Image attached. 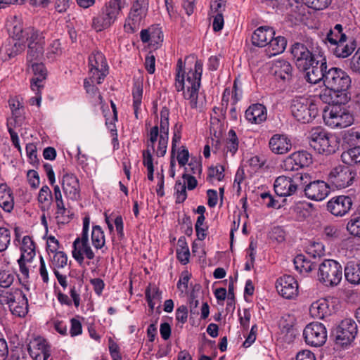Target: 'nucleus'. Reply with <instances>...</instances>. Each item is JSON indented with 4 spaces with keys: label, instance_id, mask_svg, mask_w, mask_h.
<instances>
[{
    "label": "nucleus",
    "instance_id": "obj_1",
    "mask_svg": "<svg viewBox=\"0 0 360 360\" xmlns=\"http://www.w3.org/2000/svg\"><path fill=\"white\" fill-rule=\"evenodd\" d=\"M202 66V60H196L194 69H191L186 74L181 59L179 58L177 61L174 86L177 91H184V97L189 101L190 106L192 108L199 107L198 92L201 83Z\"/></svg>",
    "mask_w": 360,
    "mask_h": 360
},
{
    "label": "nucleus",
    "instance_id": "obj_2",
    "mask_svg": "<svg viewBox=\"0 0 360 360\" xmlns=\"http://www.w3.org/2000/svg\"><path fill=\"white\" fill-rule=\"evenodd\" d=\"M351 78L343 70L330 68L325 75L326 89L320 94V98L326 103H347L350 99L348 89Z\"/></svg>",
    "mask_w": 360,
    "mask_h": 360
},
{
    "label": "nucleus",
    "instance_id": "obj_3",
    "mask_svg": "<svg viewBox=\"0 0 360 360\" xmlns=\"http://www.w3.org/2000/svg\"><path fill=\"white\" fill-rule=\"evenodd\" d=\"M307 139L309 146L320 154L326 155L333 154L338 148V143L335 137L321 127L311 129Z\"/></svg>",
    "mask_w": 360,
    "mask_h": 360
},
{
    "label": "nucleus",
    "instance_id": "obj_4",
    "mask_svg": "<svg viewBox=\"0 0 360 360\" xmlns=\"http://www.w3.org/2000/svg\"><path fill=\"white\" fill-rule=\"evenodd\" d=\"M0 304H7L11 314L18 317H24L28 312L27 298L18 288L0 290Z\"/></svg>",
    "mask_w": 360,
    "mask_h": 360
},
{
    "label": "nucleus",
    "instance_id": "obj_5",
    "mask_svg": "<svg viewBox=\"0 0 360 360\" xmlns=\"http://www.w3.org/2000/svg\"><path fill=\"white\" fill-rule=\"evenodd\" d=\"M332 105L324 109L323 119L325 124L330 128H345L354 122V117L343 103H331Z\"/></svg>",
    "mask_w": 360,
    "mask_h": 360
},
{
    "label": "nucleus",
    "instance_id": "obj_6",
    "mask_svg": "<svg viewBox=\"0 0 360 360\" xmlns=\"http://www.w3.org/2000/svg\"><path fill=\"white\" fill-rule=\"evenodd\" d=\"M122 4H127V0H110L106 3L98 16L93 18V28L100 32L111 26L117 19Z\"/></svg>",
    "mask_w": 360,
    "mask_h": 360
},
{
    "label": "nucleus",
    "instance_id": "obj_7",
    "mask_svg": "<svg viewBox=\"0 0 360 360\" xmlns=\"http://www.w3.org/2000/svg\"><path fill=\"white\" fill-rule=\"evenodd\" d=\"M300 191L312 200L321 201L329 194L330 190L328 184L323 181L311 180V176L307 173H301Z\"/></svg>",
    "mask_w": 360,
    "mask_h": 360
},
{
    "label": "nucleus",
    "instance_id": "obj_8",
    "mask_svg": "<svg viewBox=\"0 0 360 360\" xmlns=\"http://www.w3.org/2000/svg\"><path fill=\"white\" fill-rule=\"evenodd\" d=\"M290 110L293 117L299 122L309 123L318 115V107L312 101L304 97L292 99Z\"/></svg>",
    "mask_w": 360,
    "mask_h": 360
},
{
    "label": "nucleus",
    "instance_id": "obj_9",
    "mask_svg": "<svg viewBox=\"0 0 360 360\" xmlns=\"http://www.w3.org/2000/svg\"><path fill=\"white\" fill-rule=\"evenodd\" d=\"M342 278V267L333 259H324L318 269L319 281L326 286H335L340 283Z\"/></svg>",
    "mask_w": 360,
    "mask_h": 360
},
{
    "label": "nucleus",
    "instance_id": "obj_10",
    "mask_svg": "<svg viewBox=\"0 0 360 360\" xmlns=\"http://www.w3.org/2000/svg\"><path fill=\"white\" fill-rule=\"evenodd\" d=\"M90 217L86 216L83 219L82 236L75 239L73 243L72 257L79 264L84 262V254L89 259L94 258V253L89 244V229Z\"/></svg>",
    "mask_w": 360,
    "mask_h": 360
},
{
    "label": "nucleus",
    "instance_id": "obj_11",
    "mask_svg": "<svg viewBox=\"0 0 360 360\" xmlns=\"http://www.w3.org/2000/svg\"><path fill=\"white\" fill-rule=\"evenodd\" d=\"M89 80L101 84L108 74V65L104 55L100 51L93 52L89 57Z\"/></svg>",
    "mask_w": 360,
    "mask_h": 360
},
{
    "label": "nucleus",
    "instance_id": "obj_12",
    "mask_svg": "<svg viewBox=\"0 0 360 360\" xmlns=\"http://www.w3.org/2000/svg\"><path fill=\"white\" fill-rule=\"evenodd\" d=\"M356 172L350 167L338 165L328 174V181L338 189L345 188L352 185L356 178Z\"/></svg>",
    "mask_w": 360,
    "mask_h": 360
},
{
    "label": "nucleus",
    "instance_id": "obj_13",
    "mask_svg": "<svg viewBox=\"0 0 360 360\" xmlns=\"http://www.w3.org/2000/svg\"><path fill=\"white\" fill-rule=\"evenodd\" d=\"M357 333L356 322L352 319H345L335 329V343L342 347L347 346L354 341Z\"/></svg>",
    "mask_w": 360,
    "mask_h": 360
},
{
    "label": "nucleus",
    "instance_id": "obj_14",
    "mask_svg": "<svg viewBox=\"0 0 360 360\" xmlns=\"http://www.w3.org/2000/svg\"><path fill=\"white\" fill-rule=\"evenodd\" d=\"M30 39L28 44V51L27 55V64L30 65L32 62L39 61L44 53V37L42 33L34 29H29L27 31Z\"/></svg>",
    "mask_w": 360,
    "mask_h": 360
},
{
    "label": "nucleus",
    "instance_id": "obj_15",
    "mask_svg": "<svg viewBox=\"0 0 360 360\" xmlns=\"http://www.w3.org/2000/svg\"><path fill=\"white\" fill-rule=\"evenodd\" d=\"M303 336L305 342L311 347H321L327 340V330L325 326L319 322H312L308 324L304 331Z\"/></svg>",
    "mask_w": 360,
    "mask_h": 360
},
{
    "label": "nucleus",
    "instance_id": "obj_16",
    "mask_svg": "<svg viewBox=\"0 0 360 360\" xmlns=\"http://www.w3.org/2000/svg\"><path fill=\"white\" fill-rule=\"evenodd\" d=\"M298 173L292 178L280 176L274 181V187L275 193L279 196H290L297 191H300L301 179Z\"/></svg>",
    "mask_w": 360,
    "mask_h": 360
},
{
    "label": "nucleus",
    "instance_id": "obj_17",
    "mask_svg": "<svg viewBox=\"0 0 360 360\" xmlns=\"http://www.w3.org/2000/svg\"><path fill=\"white\" fill-rule=\"evenodd\" d=\"M169 110L166 106L162 107L160 111V135L158 146L155 150L158 157H163L167 152L169 139Z\"/></svg>",
    "mask_w": 360,
    "mask_h": 360
},
{
    "label": "nucleus",
    "instance_id": "obj_18",
    "mask_svg": "<svg viewBox=\"0 0 360 360\" xmlns=\"http://www.w3.org/2000/svg\"><path fill=\"white\" fill-rule=\"evenodd\" d=\"M312 162V156L306 150L297 151L288 156L281 165L285 171H297L308 167Z\"/></svg>",
    "mask_w": 360,
    "mask_h": 360
},
{
    "label": "nucleus",
    "instance_id": "obj_19",
    "mask_svg": "<svg viewBox=\"0 0 360 360\" xmlns=\"http://www.w3.org/2000/svg\"><path fill=\"white\" fill-rule=\"evenodd\" d=\"M278 292L284 298L291 300L298 294V283L296 279L290 275H283L276 282Z\"/></svg>",
    "mask_w": 360,
    "mask_h": 360
},
{
    "label": "nucleus",
    "instance_id": "obj_20",
    "mask_svg": "<svg viewBox=\"0 0 360 360\" xmlns=\"http://www.w3.org/2000/svg\"><path fill=\"white\" fill-rule=\"evenodd\" d=\"M327 63L325 59L321 61L315 60L314 63L309 64L306 69L301 70L304 72V78L311 84H317L321 81L324 82L327 71Z\"/></svg>",
    "mask_w": 360,
    "mask_h": 360
},
{
    "label": "nucleus",
    "instance_id": "obj_21",
    "mask_svg": "<svg viewBox=\"0 0 360 360\" xmlns=\"http://www.w3.org/2000/svg\"><path fill=\"white\" fill-rule=\"evenodd\" d=\"M291 53L297 68L301 70L316 60L307 47L302 43H295L292 46Z\"/></svg>",
    "mask_w": 360,
    "mask_h": 360
},
{
    "label": "nucleus",
    "instance_id": "obj_22",
    "mask_svg": "<svg viewBox=\"0 0 360 360\" xmlns=\"http://www.w3.org/2000/svg\"><path fill=\"white\" fill-rule=\"evenodd\" d=\"M63 192L67 198L77 200L80 198V186L78 178L72 173H65L60 181Z\"/></svg>",
    "mask_w": 360,
    "mask_h": 360
},
{
    "label": "nucleus",
    "instance_id": "obj_23",
    "mask_svg": "<svg viewBox=\"0 0 360 360\" xmlns=\"http://www.w3.org/2000/svg\"><path fill=\"white\" fill-rule=\"evenodd\" d=\"M352 200L349 196L338 195L331 198L327 203L328 210L335 216H343L352 206Z\"/></svg>",
    "mask_w": 360,
    "mask_h": 360
},
{
    "label": "nucleus",
    "instance_id": "obj_24",
    "mask_svg": "<svg viewBox=\"0 0 360 360\" xmlns=\"http://www.w3.org/2000/svg\"><path fill=\"white\" fill-rule=\"evenodd\" d=\"M158 137V127H153L149 132V140L147 145V149L143 152V163L148 169H153V158L152 153L155 150V143Z\"/></svg>",
    "mask_w": 360,
    "mask_h": 360
},
{
    "label": "nucleus",
    "instance_id": "obj_25",
    "mask_svg": "<svg viewBox=\"0 0 360 360\" xmlns=\"http://www.w3.org/2000/svg\"><path fill=\"white\" fill-rule=\"evenodd\" d=\"M32 70L34 77L31 79V89L32 91H39L44 86L43 81L46 79L47 72L42 63L32 62L27 65Z\"/></svg>",
    "mask_w": 360,
    "mask_h": 360
},
{
    "label": "nucleus",
    "instance_id": "obj_26",
    "mask_svg": "<svg viewBox=\"0 0 360 360\" xmlns=\"http://www.w3.org/2000/svg\"><path fill=\"white\" fill-rule=\"evenodd\" d=\"M271 150L275 154L283 155L290 150L292 143L285 135L275 134L269 140Z\"/></svg>",
    "mask_w": 360,
    "mask_h": 360
},
{
    "label": "nucleus",
    "instance_id": "obj_27",
    "mask_svg": "<svg viewBox=\"0 0 360 360\" xmlns=\"http://www.w3.org/2000/svg\"><path fill=\"white\" fill-rule=\"evenodd\" d=\"M274 36H275V32L272 27L261 26L253 32L252 42L255 46L266 47Z\"/></svg>",
    "mask_w": 360,
    "mask_h": 360
},
{
    "label": "nucleus",
    "instance_id": "obj_28",
    "mask_svg": "<svg viewBox=\"0 0 360 360\" xmlns=\"http://www.w3.org/2000/svg\"><path fill=\"white\" fill-rule=\"evenodd\" d=\"M266 109L260 103L252 104L245 110L246 120L252 124H260L266 119Z\"/></svg>",
    "mask_w": 360,
    "mask_h": 360
},
{
    "label": "nucleus",
    "instance_id": "obj_29",
    "mask_svg": "<svg viewBox=\"0 0 360 360\" xmlns=\"http://www.w3.org/2000/svg\"><path fill=\"white\" fill-rule=\"evenodd\" d=\"M272 72L277 79L288 82L292 78V68L289 62L278 60L273 65Z\"/></svg>",
    "mask_w": 360,
    "mask_h": 360
},
{
    "label": "nucleus",
    "instance_id": "obj_30",
    "mask_svg": "<svg viewBox=\"0 0 360 360\" xmlns=\"http://www.w3.org/2000/svg\"><path fill=\"white\" fill-rule=\"evenodd\" d=\"M356 41L354 39L339 41L338 44L332 46L330 50L338 58H347L351 55L356 49Z\"/></svg>",
    "mask_w": 360,
    "mask_h": 360
},
{
    "label": "nucleus",
    "instance_id": "obj_31",
    "mask_svg": "<svg viewBox=\"0 0 360 360\" xmlns=\"http://www.w3.org/2000/svg\"><path fill=\"white\" fill-rule=\"evenodd\" d=\"M309 313L314 318L323 319L331 314L328 302L322 299L313 302L309 308Z\"/></svg>",
    "mask_w": 360,
    "mask_h": 360
},
{
    "label": "nucleus",
    "instance_id": "obj_32",
    "mask_svg": "<svg viewBox=\"0 0 360 360\" xmlns=\"http://www.w3.org/2000/svg\"><path fill=\"white\" fill-rule=\"evenodd\" d=\"M287 41L282 36L273 37L266 46L265 51L266 55L270 58L271 56L283 53L286 47Z\"/></svg>",
    "mask_w": 360,
    "mask_h": 360
},
{
    "label": "nucleus",
    "instance_id": "obj_33",
    "mask_svg": "<svg viewBox=\"0 0 360 360\" xmlns=\"http://www.w3.org/2000/svg\"><path fill=\"white\" fill-rule=\"evenodd\" d=\"M14 206L13 193L6 184H0V207L7 212H11Z\"/></svg>",
    "mask_w": 360,
    "mask_h": 360
},
{
    "label": "nucleus",
    "instance_id": "obj_34",
    "mask_svg": "<svg viewBox=\"0 0 360 360\" xmlns=\"http://www.w3.org/2000/svg\"><path fill=\"white\" fill-rule=\"evenodd\" d=\"M345 276L351 283H360V263L351 261L345 267Z\"/></svg>",
    "mask_w": 360,
    "mask_h": 360
},
{
    "label": "nucleus",
    "instance_id": "obj_35",
    "mask_svg": "<svg viewBox=\"0 0 360 360\" xmlns=\"http://www.w3.org/2000/svg\"><path fill=\"white\" fill-rule=\"evenodd\" d=\"M294 264L295 269L300 273H309L316 268V263L307 259L303 255H298L295 257L294 259Z\"/></svg>",
    "mask_w": 360,
    "mask_h": 360
},
{
    "label": "nucleus",
    "instance_id": "obj_36",
    "mask_svg": "<svg viewBox=\"0 0 360 360\" xmlns=\"http://www.w3.org/2000/svg\"><path fill=\"white\" fill-rule=\"evenodd\" d=\"M29 29H34L33 27H27L26 29H23L22 24L20 20L15 18V20L13 22V28L11 31V34L13 41L14 40H24L27 41L30 39L29 37L30 34H28L27 31Z\"/></svg>",
    "mask_w": 360,
    "mask_h": 360
},
{
    "label": "nucleus",
    "instance_id": "obj_37",
    "mask_svg": "<svg viewBox=\"0 0 360 360\" xmlns=\"http://www.w3.org/2000/svg\"><path fill=\"white\" fill-rule=\"evenodd\" d=\"M238 144L239 141L236 131L233 129H230L226 139L224 152L226 154L229 153L231 156H233L238 151Z\"/></svg>",
    "mask_w": 360,
    "mask_h": 360
},
{
    "label": "nucleus",
    "instance_id": "obj_38",
    "mask_svg": "<svg viewBox=\"0 0 360 360\" xmlns=\"http://www.w3.org/2000/svg\"><path fill=\"white\" fill-rule=\"evenodd\" d=\"M342 161L348 165H352L360 162V148L352 147L345 151L341 155Z\"/></svg>",
    "mask_w": 360,
    "mask_h": 360
},
{
    "label": "nucleus",
    "instance_id": "obj_39",
    "mask_svg": "<svg viewBox=\"0 0 360 360\" xmlns=\"http://www.w3.org/2000/svg\"><path fill=\"white\" fill-rule=\"evenodd\" d=\"M146 298L148 302V307L153 311L156 304H160L161 292L156 288H149L146 290Z\"/></svg>",
    "mask_w": 360,
    "mask_h": 360
},
{
    "label": "nucleus",
    "instance_id": "obj_40",
    "mask_svg": "<svg viewBox=\"0 0 360 360\" xmlns=\"http://www.w3.org/2000/svg\"><path fill=\"white\" fill-rule=\"evenodd\" d=\"M91 242L94 247L97 250L101 249L105 245V235L100 226L96 225L93 226Z\"/></svg>",
    "mask_w": 360,
    "mask_h": 360
},
{
    "label": "nucleus",
    "instance_id": "obj_41",
    "mask_svg": "<svg viewBox=\"0 0 360 360\" xmlns=\"http://www.w3.org/2000/svg\"><path fill=\"white\" fill-rule=\"evenodd\" d=\"M53 194L52 200H54L57 207L56 213L62 216L65 215L67 210L65 207L62 193L58 185L53 184Z\"/></svg>",
    "mask_w": 360,
    "mask_h": 360
},
{
    "label": "nucleus",
    "instance_id": "obj_42",
    "mask_svg": "<svg viewBox=\"0 0 360 360\" xmlns=\"http://www.w3.org/2000/svg\"><path fill=\"white\" fill-rule=\"evenodd\" d=\"M163 41V33L161 28L152 25L150 26V44L149 46L153 49H158L160 44Z\"/></svg>",
    "mask_w": 360,
    "mask_h": 360
},
{
    "label": "nucleus",
    "instance_id": "obj_43",
    "mask_svg": "<svg viewBox=\"0 0 360 360\" xmlns=\"http://www.w3.org/2000/svg\"><path fill=\"white\" fill-rule=\"evenodd\" d=\"M68 262V256L63 251L56 252L53 253V256L51 257V267L55 270L59 268H63Z\"/></svg>",
    "mask_w": 360,
    "mask_h": 360
},
{
    "label": "nucleus",
    "instance_id": "obj_44",
    "mask_svg": "<svg viewBox=\"0 0 360 360\" xmlns=\"http://www.w3.org/2000/svg\"><path fill=\"white\" fill-rule=\"evenodd\" d=\"M179 248L176 249V257L181 263L186 264L189 261L190 252L188 247L186 245L184 240L179 239L178 240Z\"/></svg>",
    "mask_w": 360,
    "mask_h": 360
},
{
    "label": "nucleus",
    "instance_id": "obj_45",
    "mask_svg": "<svg viewBox=\"0 0 360 360\" xmlns=\"http://www.w3.org/2000/svg\"><path fill=\"white\" fill-rule=\"evenodd\" d=\"M94 83H92L89 79H84V86L86 91V93L90 94L92 96L96 97L95 102L98 104H102L103 103V97L101 95L98 88L96 86Z\"/></svg>",
    "mask_w": 360,
    "mask_h": 360
},
{
    "label": "nucleus",
    "instance_id": "obj_46",
    "mask_svg": "<svg viewBox=\"0 0 360 360\" xmlns=\"http://www.w3.org/2000/svg\"><path fill=\"white\" fill-rule=\"evenodd\" d=\"M345 39H347L345 34H340L338 32H335L334 31L329 30L326 34V37L324 40L326 43L329 44V48L338 44V43L340 41H343Z\"/></svg>",
    "mask_w": 360,
    "mask_h": 360
},
{
    "label": "nucleus",
    "instance_id": "obj_47",
    "mask_svg": "<svg viewBox=\"0 0 360 360\" xmlns=\"http://www.w3.org/2000/svg\"><path fill=\"white\" fill-rule=\"evenodd\" d=\"M176 191V202L181 203L187 198L186 181H176L174 186Z\"/></svg>",
    "mask_w": 360,
    "mask_h": 360
},
{
    "label": "nucleus",
    "instance_id": "obj_48",
    "mask_svg": "<svg viewBox=\"0 0 360 360\" xmlns=\"http://www.w3.org/2000/svg\"><path fill=\"white\" fill-rule=\"evenodd\" d=\"M53 195L49 187L46 185L43 186L39 193L38 201L41 204L49 205L52 201Z\"/></svg>",
    "mask_w": 360,
    "mask_h": 360
},
{
    "label": "nucleus",
    "instance_id": "obj_49",
    "mask_svg": "<svg viewBox=\"0 0 360 360\" xmlns=\"http://www.w3.org/2000/svg\"><path fill=\"white\" fill-rule=\"evenodd\" d=\"M224 167L223 165H217L216 166H211L208 169L207 179L212 180L215 179L218 181H221L224 177Z\"/></svg>",
    "mask_w": 360,
    "mask_h": 360
},
{
    "label": "nucleus",
    "instance_id": "obj_50",
    "mask_svg": "<svg viewBox=\"0 0 360 360\" xmlns=\"http://www.w3.org/2000/svg\"><path fill=\"white\" fill-rule=\"evenodd\" d=\"M21 41L22 40L13 41V49H15V51H10V48H8V46L2 47L1 49V51H4L5 53L9 56V58L14 57L17 54L23 51L25 49V44Z\"/></svg>",
    "mask_w": 360,
    "mask_h": 360
},
{
    "label": "nucleus",
    "instance_id": "obj_51",
    "mask_svg": "<svg viewBox=\"0 0 360 360\" xmlns=\"http://www.w3.org/2000/svg\"><path fill=\"white\" fill-rule=\"evenodd\" d=\"M11 242V231L5 227H0V252L8 248Z\"/></svg>",
    "mask_w": 360,
    "mask_h": 360
},
{
    "label": "nucleus",
    "instance_id": "obj_52",
    "mask_svg": "<svg viewBox=\"0 0 360 360\" xmlns=\"http://www.w3.org/2000/svg\"><path fill=\"white\" fill-rule=\"evenodd\" d=\"M303 1L308 7L316 11L323 10L331 4V0H303Z\"/></svg>",
    "mask_w": 360,
    "mask_h": 360
},
{
    "label": "nucleus",
    "instance_id": "obj_53",
    "mask_svg": "<svg viewBox=\"0 0 360 360\" xmlns=\"http://www.w3.org/2000/svg\"><path fill=\"white\" fill-rule=\"evenodd\" d=\"M347 229L352 235L360 238V215L354 216L348 222Z\"/></svg>",
    "mask_w": 360,
    "mask_h": 360
},
{
    "label": "nucleus",
    "instance_id": "obj_54",
    "mask_svg": "<svg viewBox=\"0 0 360 360\" xmlns=\"http://www.w3.org/2000/svg\"><path fill=\"white\" fill-rule=\"evenodd\" d=\"M15 276L9 271L0 269V286L8 288L13 282Z\"/></svg>",
    "mask_w": 360,
    "mask_h": 360
},
{
    "label": "nucleus",
    "instance_id": "obj_55",
    "mask_svg": "<svg viewBox=\"0 0 360 360\" xmlns=\"http://www.w3.org/2000/svg\"><path fill=\"white\" fill-rule=\"evenodd\" d=\"M135 4V1L132 2V7L131 8V11L129 12V16L125 20V23L124 25V29L126 32L128 33H134V26H135V10L133 9Z\"/></svg>",
    "mask_w": 360,
    "mask_h": 360
},
{
    "label": "nucleus",
    "instance_id": "obj_56",
    "mask_svg": "<svg viewBox=\"0 0 360 360\" xmlns=\"http://www.w3.org/2000/svg\"><path fill=\"white\" fill-rule=\"evenodd\" d=\"M26 153L30 162L34 166L39 163L37 155V146L34 143H30L26 145Z\"/></svg>",
    "mask_w": 360,
    "mask_h": 360
},
{
    "label": "nucleus",
    "instance_id": "obj_57",
    "mask_svg": "<svg viewBox=\"0 0 360 360\" xmlns=\"http://www.w3.org/2000/svg\"><path fill=\"white\" fill-rule=\"evenodd\" d=\"M323 235L327 240H334L339 237L340 231L336 226L327 225L323 229Z\"/></svg>",
    "mask_w": 360,
    "mask_h": 360
},
{
    "label": "nucleus",
    "instance_id": "obj_58",
    "mask_svg": "<svg viewBox=\"0 0 360 360\" xmlns=\"http://www.w3.org/2000/svg\"><path fill=\"white\" fill-rule=\"evenodd\" d=\"M148 9V0H136V17L139 19L145 18Z\"/></svg>",
    "mask_w": 360,
    "mask_h": 360
},
{
    "label": "nucleus",
    "instance_id": "obj_59",
    "mask_svg": "<svg viewBox=\"0 0 360 360\" xmlns=\"http://www.w3.org/2000/svg\"><path fill=\"white\" fill-rule=\"evenodd\" d=\"M360 136V132L354 130V129H351L345 131L344 134V140L349 143L350 146L354 147L355 142L358 140L359 136Z\"/></svg>",
    "mask_w": 360,
    "mask_h": 360
},
{
    "label": "nucleus",
    "instance_id": "obj_60",
    "mask_svg": "<svg viewBox=\"0 0 360 360\" xmlns=\"http://www.w3.org/2000/svg\"><path fill=\"white\" fill-rule=\"evenodd\" d=\"M144 65L149 74L154 73L155 70V58L150 52L145 57Z\"/></svg>",
    "mask_w": 360,
    "mask_h": 360
},
{
    "label": "nucleus",
    "instance_id": "obj_61",
    "mask_svg": "<svg viewBox=\"0 0 360 360\" xmlns=\"http://www.w3.org/2000/svg\"><path fill=\"white\" fill-rule=\"evenodd\" d=\"M46 251L49 255L58 252L60 243L59 241L53 236H49L46 243Z\"/></svg>",
    "mask_w": 360,
    "mask_h": 360
},
{
    "label": "nucleus",
    "instance_id": "obj_62",
    "mask_svg": "<svg viewBox=\"0 0 360 360\" xmlns=\"http://www.w3.org/2000/svg\"><path fill=\"white\" fill-rule=\"evenodd\" d=\"M189 152L184 146L181 147L180 150L177 152L176 159L180 166H185L188 161Z\"/></svg>",
    "mask_w": 360,
    "mask_h": 360
},
{
    "label": "nucleus",
    "instance_id": "obj_63",
    "mask_svg": "<svg viewBox=\"0 0 360 360\" xmlns=\"http://www.w3.org/2000/svg\"><path fill=\"white\" fill-rule=\"evenodd\" d=\"M71 327L70 333L72 337L79 335L82 332V327L80 321L77 319L72 318L70 320Z\"/></svg>",
    "mask_w": 360,
    "mask_h": 360
},
{
    "label": "nucleus",
    "instance_id": "obj_64",
    "mask_svg": "<svg viewBox=\"0 0 360 360\" xmlns=\"http://www.w3.org/2000/svg\"><path fill=\"white\" fill-rule=\"evenodd\" d=\"M350 68L353 72L360 73V47L351 58Z\"/></svg>",
    "mask_w": 360,
    "mask_h": 360
}]
</instances>
